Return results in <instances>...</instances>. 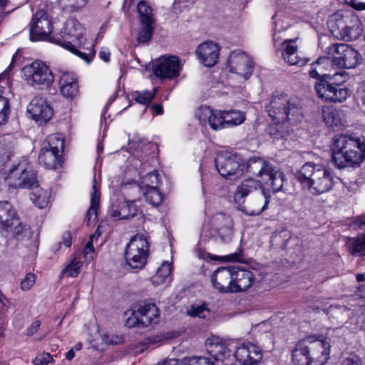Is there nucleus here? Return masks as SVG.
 I'll return each mask as SVG.
<instances>
[{"label": "nucleus", "instance_id": "obj_1", "mask_svg": "<svg viewBox=\"0 0 365 365\" xmlns=\"http://www.w3.org/2000/svg\"><path fill=\"white\" fill-rule=\"evenodd\" d=\"M332 163L339 169L358 167L365 160V140L352 134H340L333 139Z\"/></svg>", "mask_w": 365, "mask_h": 365}, {"label": "nucleus", "instance_id": "obj_2", "mask_svg": "<svg viewBox=\"0 0 365 365\" xmlns=\"http://www.w3.org/2000/svg\"><path fill=\"white\" fill-rule=\"evenodd\" d=\"M329 61V56L319 58L311 64L309 76L317 80L314 87L319 98L325 101L341 103L347 98L350 91L342 84L331 82L334 76L327 74L323 66V64H328Z\"/></svg>", "mask_w": 365, "mask_h": 365}, {"label": "nucleus", "instance_id": "obj_3", "mask_svg": "<svg viewBox=\"0 0 365 365\" xmlns=\"http://www.w3.org/2000/svg\"><path fill=\"white\" fill-rule=\"evenodd\" d=\"M265 108L269 116L277 124L289 123L294 125L302 118L300 100L296 96H290L284 93H273Z\"/></svg>", "mask_w": 365, "mask_h": 365}, {"label": "nucleus", "instance_id": "obj_4", "mask_svg": "<svg viewBox=\"0 0 365 365\" xmlns=\"http://www.w3.org/2000/svg\"><path fill=\"white\" fill-rule=\"evenodd\" d=\"M296 178L312 194L320 195L330 190L334 184L331 171L323 165L306 163L295 173Z\"/></svg>", "mask_w": 365, "mask_h": 365}, {"label": "nucleus", "instance_id": "obj_5", "mask_svg": "<svg viewBox=\"0 0 365 365\" xmlns=\"http://www.w3.org/2000/svg\"><path fill=\"white\" fill-rule=\"evenodd\" d=\"M85 29L76 19H68L61 29L60 34L49 38L51 42L62 46L77 55L86 62L91 61L88 53L78 50L85 44Z\"/></svg>", "mask_w": 365, "mask_h": 365}, {"label": "nucleus", "instance_id": "obj_6", "mask_svg": "<svg viewBox=\"0 0 365 365\" xmlns=\"http://www.w3.org/2000/svg\"><path fill=\"white\" fill-rule=\"evenodd\" d=\"M328 26L334 36L346 41L356 39L362 31L356 16H342L339 14L331 16Z\"/></svg>", "mask_w": 365, "mask_h": 365}, {"label": "nucleus", "instance_id": "obj_7", "mask_svg": "<svg viewBox=\"0 0 365 365\" xmlns=\"http://www.w3.org/2000/svg\"><path fill=\"white\" fill-rule=\"evenodd\" d=\"M326 53L332 66L340 68H354L362 61L359 51L346 43H333L326 48Z\"/></svg>", "mask_w": 365, "mask_h": 365}, {"label": "nucleus", "instance_id": "obj_8", "mask_svg": "<svg viewBox=\"0 0 365 365\" xmlns=\"http://www.w3.org/2000/svg\"><path fill=\"white\" fill-rule=\"evenodd\" d=\"M22 73L28 85L38 90L50 87L54 80L49 67L39 61L26 65L22 68Z\"/></svg>", "mask_w": 365, "mask_h": 365}, {"label": "nucleus", "instance_id": "obj_9", "mask_svg": "<svg viewBox=\"0 0 365 365\" xmlns=\"http://www.w3.org/2000/svg\"><path fill=\"white\" fill-rule=\"evenodd\" d=\"M149 243L143 234H136L128 242L125 252L127 264L132 269H141L147 263Z\"/></svg>", "mask_w": 365, "mask_h": 365}, {"label": "nucleus", "instance_id": "obj_10", "mask_svg": "<svg viewBox=\"0 0 365 365\" xmlns=\"http://www.w3.org/2000/svg\"><path fill=\"white\" fill-rule=\"evenodd\" d=\"M215 163L219 174L226 179L238 178L245 170L240 156L230 151L218 152Z\"/></svg>", "mask_w": 365, "mask_h": 365}, {"label": "nucleus", "instance_id": "obj_11", "mask_svg": "<svg viewBox=\"0 0 365 365\" xmlns=\"http://www.w3.org/2000/svg\"><path fill=\"white\" fill-rule=\"evenodd\" d=\"M6 180L8 185L14 188H29L38 185L36 173L30 167L19 163L14 166L7 174Z\"/></svg>", "mask_w": 365, "mask_h": 365}, {"label": "nucleus", "instance_id": "obj_12", "mask_svg": "<svg viewBox=\"0 0 365 365\" xmlns=\"http://www.w3.org/2000/svg\"><path fill=\"white\" fill-rule=\"evenodd\" d=\"M158 316V309L154 304H147L138 310L133 311L125 319L128 327L135 326L146 327L151 324Z\"/></svg>", "mask_w": 365, "mask_h": 365}, {"label": "nucleus", "instance_id": "obj_13", "mask_svg": "<svg viewBox=\"0 0 365 365\" xmlns=\"http://www.w3.org/2000/svg\"><path fill=\"white\" fill-rule=\"evenodd\" d=\"M52 31L51 19L44 9H40L33 16L30 28V39L33 41L46 38Z\"/></svg>", "mask_w": 365, "mask_h": 365}, {"label": "nucleus", "instance_id": "obj_14", "mask_svg": "<svg viewBox=\"0 0 365 365\" xmlns=\"http://www.w3.org/2000/svg\"><path fill=\"white\" fill-rule=\"evenodd\" d=\"M181 66L177 56H163L153 66V73L160 78H174L180 74Z\"/></svg>", "mask_w": 365, "mask_h": 365}, {"label": "nucleus", "instance_id": "obj_15", "mask_svg": "<svg viewBox=\"0 0 365 365\" xmlns=\"http://www.w3.org/2000/svg\"><path fill=\"white\" fill-rule=\"evenodd\" d=\"M234 356L235 359L242 365H259L262 359L261 349L248 341L237 346Z\"/></svg>", "mask_w": 365, "mask_h": 365}, {"label": "nucleus", "instance_id": "obj_16", "mask_svg": "<svg viewBox=\"0 0 365 365\" xmlns=\"http://www.w3.org/2000/svg\"><path fill=\"white\" fill-rule=\"evenodd\" d=\"M312 365H324L329 358L330 344L327 339L312 340L306 339Z\"/></svg>", "mask_w": 365, "mask_h": 365}, {"label": "nucleus", "instance_id": "obj_17", "mask_svg": "<svg viewBox=\"0 0 365 365\" xmlns=\"http://www.w3.org/2000/svg\"><path fill=\"white\" fill-rule=\"evenodd\" d=\"M27 112L39 124L48 121L53 114V109L46 100L40 96L32 98L27 106Z\"/></svg>", "mask_w": 365, "mask_h": 365}, {"label": "nucleus", "instance_id": "obj_18", "mask_svg": "<svg viewBox=\"0 0 365 365\" xmlns=\"http://www.w3.org/2000/svg\"><path fill=\"white\" fill-rule=\"evenodd\" d=\"M230 71L247 79L252 73V62L250 58L242 51H234L228 59Z\"/></svg>", "mask_w": 365, "mask_h": 365}, {"label": "nucleus", "instance_id": "obj_19", "mask_svg": "<svg viewBox=\"0 0 365 365\" xmlns=\"http://www.w3.org/2000/svg\"><path fill=\"white\" fill-rule=\"evenodd\" d=\"M269 204V197L263 190H260L257 195L250 198L245 204L242 200V203L237 205V208L247 215L254 216L267 210Z\"/></svg>", "mask_w": 365, "mask_h": 365}, {"label": "nucleus", "instance_id": "obj_20", "mask_svg": "<svg viewBox=\"0 0 365 365\" xmlns=\"http://www.w3.org/2000/svg\"><path fill=\"white\" fill-rule=\"evenodd\" d=\"M273 165L260 157L250 158L245 165V169L249 178H258L263 182L265 177L272 171Z\"/></svg>", "mask_w": 365, "mask_h": 365}, {"label": "nucleus", "instance_id": "obj_21", "mask_svg": "<svg viewBox=\"0 0 365 365\" xmlns=\"http://www.w3.org/2000/svg\"><path fill=\"white\" fill-rule=\"evenodd\" d=\"M205 346L207 353L217 364L222 363L232 354V349L228 342L218 337L207 339Z\"/></svg>", "mask_w": 365, "mask_h": 365}, {"label": "nucleus", "instance_id": "obj_22", "mask_svg": "<svg viewBox=\"0 0 365 365\" xmlns=\"http://www.w3.org/2000/svg\"><path fill=\"white\" fill-rule=\"evenodd\" d=\"M233 267H220L211 276L213 287L223 293H232Z\"/></svg>", "mask_w": 365, "mask_h": 365}, {"label": "nucleus", "instance_id": "obj_23", "mask_svg": "<svg viewBox=\"0 0 365 365\" xmlns=\"http://www.w3.org/2000/svg\"><path fill=\"white\" fill-rule=\"evenodd\" d=\"M219 53V46L212 41L201 43L196 50L200 61L207 67H212L217 63Z\"/></svg>", "mask_w": 365, "mask_h": 365}, {"label": "nucleus", "instance_id": "obj_24", "mask_svg": "<svg viewBox=\"0 0 365 365\" xmlns=\"http://www.w3.org/2000/svg\"><path fill=\"white\" fill-rule=\"evenodd\" d=\"M232 275V293L247 290L252 287L255 281L254 274L247 269L233 267Z\"/></svg>", "mask_w": 365, "mask_h": 365}, {"label": "nucleus", "instance_id": "obj_25", "mask_svg": "<svg viewBox=\"0 0 365 365\" xmlns=\"http://www.w3.org/2000/svg\"><path fill=\"white\" fill-rule=\"evenodd\" d=\"M195 115L200 123L207 122L212 130H219L223 128V112L213 110L209 107L202 106L197 111Z\"/></svg>", "mask_w": 365, "mask_h": 365}, {"label": "nucleus", "instance_id": "obj_26", "mask_svg": "<svg viewBox=\"0 0 365 365\" xmlns=\"http://www.w3.org/2000/svg\"><path fill=\"white\" fill-rule=\"evenodd\" d=\"M18 215L14 206L8 201H0V229L9 231L18 223Z\"/></svg>", "mask_w": 365, "mask_h": 365}, {"label": "nucleus", "instance_id": "obj_27", "mask_svg": "<svg viewBox=\"0 0 365 365\" xmlns=\"http://www.w3.org/2000/svg\"><path fill=\"white\" fill-rule=\"evenodd\" d=\"M359 228L365 232V214L358 218ZM351 255H365V232L357 237L348 238L346 242Z\"/></svg>", "mask_w": 365, "mask_h": 365}, {"label": "nucleus", "instance_id": "obj_28", "mask_svg": "<svg viewBox=\"0 0 365 365\" xmlns=\"http://www.w3.org/2000/svg\"><path fill=\"white\" fill-rule=\"evenodd\" d=\"M58 83L61 94L67 98L74 97L78 91L76 77L73 73L64 71L59 77Z\"/></svg>", "mask_w": 365, "mask_h": 365}, {"label": "nucleus", "instance_id": "obj_29", "mask_svg": "<svg viewBox=\"0 0 365 365\" xmlns=\"http://www.w3.org/2000/svg\"><path fill=\"white\" fill-rule=\"evenodd\" d=\"M112 217L118 220L128 219L135 217L138 212L135 201H123L113 205L110 210Z\"/></svg>", "mask_w": 365, "mask_h": 365}, {"label": "nucleus", "instance_id": "obj_30", "mask_svg": "<svg viewBox=\"0 0 365 365\" xmlns=\"http://www.w3.org/2000/svg\"><path fill=\"white\" fill-rule=\"evenodd\" d=\"M294 40L287 39L282 43L284 47L282 56L284 61L289 65L302 67L307 63V60L299 56L297 46L294 45Z\"/></svg>", "mask_w": 365, "mask_h": 365}, {"label": "nucleus", "instance_id": "obj_31", "mask_svg": "<svg viewBox=\"0 0 365 365\" xmlns=\"http://www.w3.org/2000/svg\"><path fill=\"white\" fill-rule=\"evenodd\" d=\"M262 183L267 185L273 192L284 191L286 185L285 175L280 170L272 166V171L265 177Z\"/></svg>", "mask_w": 365, "mask_h": 365}, {"label": "nucleus", "instance_id": "obj_32", "mask_svg": "<svg viewBox=\"0 0 365 365\" xmlns=\"http://www.w3.org/2000/svg\"><path fill=\"white\" fill-rule=\"evenodd\" d=\"M262 182L260 180L248 178L243 180L241 184L237 187V190L234 195L235 202L239 205L242 203L243 198L247 196L250 193L262 187Z\"/></svg>", "mask_w": 365, "mask_h": 365}, {"label": "nucleus", "instance_id": "obj_33", "mask_svg": "<svg viewBox=\"0 0 365 365\" xmlns=\"http://www.w3.org/2000/svg\"><path fill=\"white\" fill-rule=\"evenodd\" d=\"M38 163L47 169H57L61 165V155L42 146L38 155Z\"/></svg>", "mask_w": 365, "mask_h": 365}, {"label": "nucleus", "instance_id": "obj_34", "mask_svg": "<svg viewBox=\"0 0 365 365\" xmlns=\"http://www.w3.org/2000/svg\"><path fill=\"white\" fill-rule=\"evenodd\" d=\"M322 113L324 123L329 127H336L346 122L344 113L333 106L323 107Z\"/></svg>", "mask_w": 365, "mask_h": 365}, {"label": "nucleus", "instance_id": "obj_35", "mask_svg": "<svg viewBox=\"0 0 365 365\" xmlns=\"http://www.w3.org/2000/svg\"><path fill=\"white\" fill-rule=\"evenodd\" d=\"M294 365H312L306 339L299 341L292 351Z\"/></svg>", "mask_w": 365, "mask_h": 365}, {"label": "nucleus", "instance_id": "obj_36", "mask_svg": "<svg viewBox=\"0 0 365 365\" xmlns=\"http://www.w3.org/2000/svg\"><path fill=\"white\" fill-rule=\"evenodd\" d=\"M93 192L91 193V205L86 213V220L88 222V225L91 224V222H94L97 218V210L99 206L100 202V191L97 189L96 181L94 178L93 185L92 186Z\"/></svg>", "mask_w": 365, "mask_h": 365}, {"label": "nucleus", "instance_id": "obj_37", "mask_svg": "<svg viewBox=\"0 0 365 365\" xmlns=\"http://www.w3.org/2000/svg\"><path fill=\"white\" fill-rule=\"evenodd\" d=\"M50 192L37 185L31 190L30 199L38 208L46 207L49 202Z\"/></svg>", "mask_w": 365, "mask_h": 365}, {"label": "nucleus", "instance_id": "obj_38", "mask_svg": "<svg viewBox=\"0 0 365 365\" xmlns=\"http://www.w3.org/2000/svg\"><path fill=\"white\" fill-rule=\"evenodd\" d=\"M12 66L13 61L4 72L0 74V80L9 77V72L11 70ZM1 88H0V124H4L6 122L9 113V103L6 98L1 96Z\"/></svg>", "mask_w": 365, "mask_h": 365}, {"label": "nucleus", "instance_id": "obj_39", "mask_svg": "<svg viewBox=\"0 0 365 365\" xmlns=\"http://www.w3.org/2000/svg\"><path fill=\"white\" fill-rule=\"evenodd\" d=\"M223 128H230L242 124L245 118L243 113L239 110H224Z\"/></svg>", "mask_w": 365, "mask_h": 365}, {"label": "nucleus", "instance_id": "obj_40", "mask_svg": "<svg viewBox=\"0 0 365 365\" xmlns=\"http://www.w3.org/2000/svg\"><path fill=\"white\" fill-rule=\"evenodd\" d=\"M159 184V175L156 170L147 173L145 176L140 177V190L157 188Z\"/></svg>", "mask_w": 365, "mask_h": 365}, {"label": "nucleus", "instance_id": "obj_41", "mask_svg": "<svg viewBox=\"0 0 365 365\" xmlns=\"http://www.w3.org/2000/svg\"><path fill=\"white\" fill-rule=\"evenodd\" d=\"M141 24L154 23L153 9L145 1H140L137 6Z\"/></svg>", "mask_w": 365, "mask_h": 365}, {"label": "nucleus", "instance_id": "obj_42", "mask_svg": "<svg viewBox=\"0 0 365 365\" xmlns=\"http://www.w3.org/2000/svg\"><path fill=\"white\" fill-rule=\"evenodd\" d=\"M43 146L47 147L48 150L60 154L63 150L64 142L61 137L54 134L51 135L46 138V140L43 143Z\"/></svg>", "mask_w": 365, "mask_h": 365}, {"label": "nucleus", "instance_id": "obj_43", "mask_svg": "<svg viewBox=\"0 0 365 365\" xmlns=\"http://www.w3.org/2000/svg\"><path fill=\"white\" fill-rule=\"evenodd\" d=\"M171 264L168 262H164L158 269L156 274L153 277V283L161 284L170 276L171 273Z\"/></svg>", "mask_w": 365, "mask_h": 365}, {"label": "nucleus", "instance_id": "obj_44", "mask_svg": "<svg viewBox=\"0 0 365 365\" xmlns=\"http://www.w3.org/2000/svg\"><path fill=\"white\" fill-rule=\"evenodd\" d=\"M141 192L145 197L146 201L153 206H158L163 202V195L158 187L143 190Z\"/></svg>", "mask_w": 365, "mask_h": 365}, {"label": "nucleus", "instance_id": "obj_45", "mask_svg": "<svg viewBox=\"0 0 365 365\" xmlns=\"http://www.w3.org/2000/svg\"><path fill=\"white\" fill-rule=\"evenodd\" d=\"M13 235L18 240L30 238L31 236L30 227L21 222L18 219V223L14 226Z\"/></svg>", "mask_w": 365, "mask_h": 365}, {"label": "nucleus", "instance_id": "obj_46", "mask_svg": "<svg viewBox=\"0 0 365 365\" xmlns=\"http://www.w3.org/2000/svg\"><path fill=\"white\" fill-rule=\"evenodd\" d=\"M154 23L142 24V28L140 29L138 35V41L140 43H148L154 32Z\"/></svg>", "mask_w": 365, "mask_h": 365}, {"label": "nucleus", "instance_id": "obj_47", "mask_svg": "<svg viewBox=\"0 0 365 365\" xmlns=\"http://www.w3.org/2000/svg\"><path fill=\"white\" fill-rule=\"evenodd\" d=\"M213 225L215 230L225 227H232V222L230 216L223 214H216L212 218Z\"/></svg>", "mask_w": 365, "mask_h": 365}, {"label": "nucleus", "instance_id": "obj_48", "mask_svg": "<svg viewBox=\"0 0 365 365\" xmlns=\"http://www.w3.org/2000/svg\"><path fill=\"white\" fill-rule=\"evenodd\" d=\"M233 235L232 227H225L215 230V240L222 243H228L232 240Z\"/></svg>", "mask_w": 365, "mask_h": 365}, {"label": "nucleus", "instance_id": "obj_49", "mask_svg": "<svg viewBox=\"0 0 365 365\" xmlns=\"http://www.w3.org/2000/svg\"><path fill=\"white\" fill-rule=\"evenodd\" d=\"M155 96V90L153 93L148 91H145L136 93L135 101L141 104H148L154 98Z\"/></svg>", "mask_w": 365, "mask_h": 365}, {"label": "nucleus", "instance_id": "obj_50", "mask_svg": "<svg viewBox=\"0 0 365 365\" xmlns=\"http://www.w3.org/2000/svg\"><path fill=\"white\" fill-rule=\"evenodd\" d=\"M207 313H208V309L203 305H192L187 311V314L190 316L200 318H205Z\"/></svg>", "mask_w": 365, "mask_h": 365}, {"label": "nucleus", "instance_id": "obj_51", "mask_svg": "<svg viewBox=\"0 0 365 365\" xmlns=\"http://www.w3.org/2000/svg\"><path fill=\"white\" fill-rule=\"evenodd\" d=\"M82 267V262L80 261L73 260L70 264L65 269V272L68 274V276L75 277L80 272L81 267Z\"/></svg>", "mask_w": 365, "mask_h": 365}, {"label": "nucleus", "instance_id": "obj_52", "mask_svg": "<svg viewBox=\"0 0 365 365\" xmlns=\"http://www.w3.org/2000/svg\"><path fill=\"white\" fill-rule=\"evenodd\" d=\"M53 360L49 353H42L38 355L34 360V365H48Z\"/></svg>", "mask_w": 365, "mask_h": 365}, {"label": "nucleus", "instance_id": "obj_53", "mask_svg": "<svg viewBox=\"0 0 365 365\" xmlns=\"http://www.w3.org/2000/svg\"><path fill=\"white\" fill-rule=\"evenodd\" d=\"M36 277L32 273L27 274L21 282L23 290H29L35 283Z\"/></svg>", "mask_w": 365, "mask_h": 365}, {"label": "nucleus", "instance_id": "obj_54", "mask_svg": "<svg viewBox=\"0 0 365 365\" xmlns=\"http://www.w3.org/2000/svg\"><path fill=\"white\" fill-rule=\"evenodd\" d=\"M93 237H94L93 235H91L90 237V240L86 243L85 250H84L85 257L88 260H92L93 258V257L92 255V253L94 252V247L93 245Z\"/></svg>", "mask_w": 365, "mask_h": 365}, {"label": "nucleus", "instance_id": "obj_55", "mask_svg": "<svg viewBox=\"0 0 365 365\" xmlns=\"http://www.w3.org/2000/svg\"><path fill=\"white\" fill-rule=\"evenodd\" d=\"M68 5L73 9V11H77L83 7L87 0H68Z\"/></svg>", "mask_w": 365, "mask_h": 365}, {"label": "nucleus", "instance_id": "obj_56", "mask_svg": "<svg viewBox=\"0 0 365 365\" xmlns=\"http://www.w3.org/2000/svg\"><path fill=\"white\" fill-rule=\"evenodd\" d=\"M361 361L356 355L349 356L343 359L341 365H360Z\"/></svg>", "mask_w": 365, "mask_h": 365}, {"label": "nucleus", "instance_id": "obj_57", "mask_svg": "<svg viewBox=\"0 0 365 365\" xmlns=\"http://www.w3.org/2000/svg\"><path fill=\"white\" fill-rule=\"evenodd\" d=\"M194 4L193 0H175L174 1V7L176 9L177 7L179 9H186L189 7L190 5Z\"/></svg>", "mask_w": 365, "mask_h": 365}, {"label": "nucleus", "instance_id": "obj_58", "mask_svg": "<svg viewBox=\"0 0 365 365\" xmlns=\"http://www.w3.org/2000/svg\"><path fill=\"white\" fill-rule=\"evenodd\" d=\"M41 326V322L38 320H36L34 322L31 326L26 330V335L32 336L34 335L39 329Z\"/></svg>", "mask_w": 365, "mask_h": 365}, {"label": "nucleus", "instance_id": "obj_59", "mask_svg": "<svg viewBox=\"0 0 365 365\" xmlns=\"http://www.w3.org/2000/svg\"><path fill=\"white\" fill-rule=\"evenodd\" d=\"M299 239L296 236H290L282 245L284 249H289L292 245L297 244Z\"/></svg>", "mask_w": 365, "mask_h": 365}, {"label": "nucleus", "instance_id": "obj_60", "mask_svg": "<svg viewBox=\"0 0 365 365\" xmlns=\"http://www.w3.org/2000/svg\"><path fill=\"white\" fill-rule=\"evenodd\" d=\"M270 135L272 136L274 140H278L284 138V135L279 131L277 125L271 127Z\"/></svg>", "mask_w": 365, "mask_h": 365}, {"label": "nucleus", "instance_id": "obj_61", "mask_svg": "<svg viewBox=\"0 0 365 365\" xmlns=\"http://www.w3.org/2000/svg\"><path fill=\"white\" fill-rule=\"evenodd\" d=\"M151 109L155 115H161L163 113V108L160 104H153Z\"/></svg>", "mask_w": 365, "mask_h": 365}, {"label": "nucleus", "instance_id": "obj_62", "mask_svg": "<svg viewBox=\"0 0 365 365\" xmlns=\"http://www.w3.org/2000/svg\"><path fill=\"white\" fill-rule=\"evenodd\" d=\"M99 56L103 61L108 62L110 58V53L107 50H102L99 53Z\"/></svg>", "mask_w": 365, "mask_h": 365}, {"label": "nucleus", "instance_id": "obj_63", "mask_svg": "<svg viewBox=\"0 0 365 365\" xmlns=\"http://www.w3.org/2000/svg\"><path fill=\"white\" fill-rule=\"evenodd\" d=\"M74 356H75V351L73 349H70L66 354V358L68 361L72 360L74 358Z\"/></svg>", "mask_w": 365, "mask_h": 365}, {"label": "nucleus", "instance_id": "obj_64", "mask_svg": "<svg viewBox=\"0 0 365 365\" xmlns=\"http://www.w3.org/2000/svg\"><path fill=\"white\" fill-rule=\"evenodd\" d=\"M353 7H354L357 10H364L365 9V4L364 3H359L357 4H353Z\"/></svg>", "mask_w": 365, "mask_h": 365}]
</instances>
